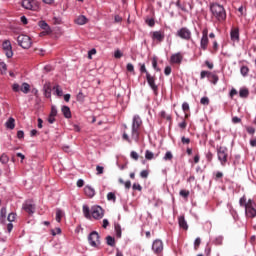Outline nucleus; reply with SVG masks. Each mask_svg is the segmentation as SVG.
Returning a JSON list of instances; mask_svg holds the SVG:
<instances>
[{
  "label": "nucleus",
  "instance_id": "obj_1",
  "mask_svg": "<svg viewBox=\"0 0 256 256\" xmlns=\"http://www.w3.org/2000/svg\"><path fill=\"white\" fill-rule=\"evenodd\" d=\"M210 12L212 13V17L216 19V21L222 22L227 19V12L225 11V7H223V5H220L219 3L211 4Z\"/></svg>",
  "mask_w": 256,
  "mask_h": 256
},
{
  "label": "nucleus",
  "instance_id": "obj_2",
  "mask_svg": "<svg viewBox=\"0 0 256 256\" xmlns=\"http://www.w3.org/2000/svg\"><path fill=\"white\" fill-rule=\"evenodd\" d=\"M141 125H143V120H141V116L134 115L132 119V126H131V139L134 141H139V129H141Z\"/></svg>",
  "mask_w": 256,
  "mask_h": 256
},
{
  "label": "nucleus",
  "instance_id": "obj_3",
  "mask_svg": "<svg viewBox=\"0 0 256 256\" xmlns=\"http://www.w3.org/2000/svg\"><path fill=\"white\" fill-rule=\"evenodd\" d=\"M17 42L22 49H29L32 45L31 38L27 35H19L17 37Z\"/></svg>",
  "mask_w": 256,
  "mask_h": 256
},
{
  "label": "nucleus",
  "instance_id": "obj_4",
  "mask_svg": "<svg viewBox=\"0 0 256 256\" xmlns=\"http://www.w3.org/2000/svg\"><path fill=\"white\" fill-rule=\"evenodd\" d=\"M227 147L225 146H219L217 147V155H218V160L220 161L221 165H225L227 163Z\"/></svg>",
  "mask_w": 256,
  "mask_h": 256
},
{
  "label": "nucleus",
  "instance_id": "obj_5",
  "mask_svg": "<svg viewBox=\"0 0 256 256\" xmlns=\"http://www.w3.org/2000/svg\"><path fill=\"white\" fill-rule=\"evenodd\" d=\"M176 37H179L180 39H183L184 41H190L191 40V30L187 27H182L176 32Z\"/></svg>",
  "mask_w": 256,
  "mask_h": 256
},
{
  "label": "nucleus",
  "instance_id": "obj_6",
  "mask_svg": "<svg viewBox=\"0 0 256 256\" xmlns=\"http://www.w3.org/2000/svg\"><path fill=\"white\" fill-rule=\"evenodd\" d=\"M208 46H209V30L205 28L202 31V37L200 40V49H202V51H207Z\"/></svg>",
  "mask_w": 256,
  "mask_h": 256
},
{
  "label": "nucleus",
  "instance_id": "obj_7",
  "mask_svg": "<svg viewBox=\"0 0 256 256\" xmlns=\"http://www.w3.org/2000/svg\"><path fill=\"white\" fill-rule=\"evenodd\" d=\"M88 241L91 247H99V245H101V241L99 240V233H97V231H93L89 234Z\"/></svg>",
  "mask_w": 256,
  "mask_h": 256
},
{
  "label": "nucleus",
  "instance_id": "obj_8",
  "mask_svg": "<svg viewBox=\"0 0 256 256\" xmlns=\"http://www.w3.org/2000/svg\"><path fill=\"white\" fill-rule=\"evenodd\" d=\"M146 80L154 95H159V86L155 84V76H151L150 73H147Z\"/></svg>",
  "mask_w": 256,
  "mask_h": 256
},
{
  "label": "nucleus",
  "instance_id": "obj_9",
  "mask_svg": "<svg viewBox=\"0 0 256 256\" xmlns=\"http://www.w3.org/2000/svg\"><path fill=\"white\" fill-rule=\"evenodd\" d=\"M91 215L93 219H103L105 211L101 206H93L91 208Z\"/></svg>",
  "mask_w": 256,
  "mask_h": 256
},
{
  "label": "nucleus",
  "instance_id": "obj_10",
  "mask_svg": "<svg viewBox=\"0 0 256 256\" xmlns=\"http://www.w3.org/2000/svg\"><path fill=\"white\" fill-rule=\"evenodd\" d=\"M2 49L8 59H11V57H13V47L11 46V41H4L2 43Z\"/></svg>",
  "mask_w": 256,
  "mask_h": 256
},
{
  "label": "nucleus",
  "instance_id": "obj_11",
  "mask_svg": "<svg viewBox=\"0 0 256 256\" xmlns=\"http://www.w3.org/2000/svg\"><path fill=\"white\" fill-rule=\"evenodd\" d=\"M152 251L155 255H159V253H163V241L161 239H156L152 243Z\"/></svg>",
  "mask_w": 256,
  "mask_h": 256
},
{
  "label": "nucleus",
  "instance_id": "obj_12",
  "mask_svg": "<svg viewBox=\"0 0 256 256\" xmlns=\"http://www.w3.org/2000/svg\"><path fill=\"white\" fill-rule=\"evenodd\" d=\"M176 6L181 9V11H184V13H189V11H193V5H191V2H184L181 4V1L176 2Z\"/></svg>",
  "mask_w": 256,
  "mask_h": 256
},
{
  "label": "nucleus",
  "instance_id": "obj_13",
  "mask_svg": "<svg viewBox=\"0 0 256 256\" xmlns=\"http://www.w3.org/2000/svg\"><path fill=\"white\" fill-rule=\"evenodd\" d=\"M23 209L29 215H33V213H35V205L33 204V201H31V200L26 201L23 204Z\"/></svg>",
  "mask_w": 256,
  "mask_h": 256
},
{
  "label": "nucleus",
  "instance_id": "obj_14",
  "mask_svg": "<svg viewBox=\"0 0 256 256\" xmlns=\"http://www.w3.org/2000/svg\"><path fill=\"white\" fill-rule=\"evenodd\" d=\"M152 39L153 41H158V43H163L165 40V33L161 31H154L152 33Z\"/></svg>",
  "mask_w": 256,
  "mask_h": 256
},
{
  "label": "nucleus",
  "instance_id": "obj_15",
  "mask_svg": "<svg viewBox=\"0 0 256 256\" xmlns=\"http://www.w3.org/2000/svg\"><path fill=\"white\" fill-rule=\"evenodd\" d=\"M170 61H171V63H174L176 65H180V63H182V61H183V55H181V52L173 54L170 57Z\"/></svg>",
  "mask_w": 256,
  "mask_h": 256
},
{
  "label": "nucleus",
  "instance_id": "obj_16",
  "mask_svg": "<svg viewBox=\"0 0 256 256\" xmlns=\"http://www.w3.org/2000/svg\"><path fill=\"white\" fill-rule=\"evenodd\" d=\"M230 38L233 43H239V28H232L230 31Z\"/></svg>",
  "mask_w": 256,
  "mask_h": 256
},
{
  "label": "nucleus",
  "instance_id": "obj_17",
  "mask_svg": "<svg viewBox=\"0 0 256 256\" xmlns=\"http://www.w3.org/2000/svg\"><path fill=\"white\" fill-rule=\"evenodd\" d=\"M245 215H246V217H249L250 219L255 218L256 217V209L253 206L245 208Z\"/></svg>",
  "mask_w": 256,
  "mask_h": 256
},
{
  "label": "nucleus",
  "instance_id": "obj_18",
  "mask_svg": "<svg viewBox=\"0 0 256 256\" xmlns=\"http://www.w3.org/2000/svg\"><path fill=\"white\" fill-rule=\"evenodd\" d=\"M38 26L40 27V29H43V31H45V33H47V34L51 33V27L49 26V24H47L46 21H44V20L39 21Z\"/></svg>",
  "mask_w": 256,
  "mask_h": 256
},
{
  "label": "nucleus",
  "instance_id": "obj_19",
  "mask_svg": "<svg viewBox=\"0 0 256 256\" xmlns=\"http://www.w3.org/2000/svg\"><path fill=\"white\" fill-rule=\"evenodd\" d=\"M84 193L90 199L95 197V189L93 187H91V186H85L84 187Z\"/></svg>",
  "mask_w": 256,
  "mask_h": 256
},
{
  "label": "nucleus",
  "instance_id": "obj_20",
  "mask_svg": "<svg viewBox=\"0 0 256 256\" xmlns=\"http://www.w3.org/2000/svg\"><path fill=\"white\" fill-rule=\"evenodd\" d=\"M5 127L6 129L13 131V129H15V118L13 117L8 118V120L5 122Z\"/></svg>",
  "mask_w": 256,
  "mask_h": 256
},
{
  "label": "nucleus",
  "instance_id": "obj_21",
  "mask_svg": "<svg viewBox=\"0 0 256 256\" xmlns=\"http://www.w3.org/2000/svg\"><path fill=\"white\" fill-rule=\"evenodd\" d=\"M33 3H35L34 0H23L22 1V7L24 9L33 10Z\"/></svg>",
  "mask_w": 256,
  "mask_h": 256
},
{
  "label": "nucleus",
  "instance_id": "obj_22",
  "mask_svg": "<svg viewBox=\"0 0 256 256\" xmlns=\"http://www.w3.org/2000/svg\"><path fill=\"white\" fill-rule=\"evenodd\" d=\"M178 223H179V226L181 227V229H184L185 231H187V229H189V226L187 225V221L185 220V217L180 216L178 218Z\"/></svg>",
  "mask_w": 256,
  "mask_h": 256
},
{
  "label": "nucleus",
  "instance_id": "obj_23",
  "mask_svg": "<svg viewBox=\"0 0 256 256\" xmlns=\"http://www.w3.org/2000/svg\"><path fill=\"white\" fill-rule=\"evenodd\" d=\"M61 111L66 119H71V108L69 106H62Z\"/></svg>",
  "mask_w": 256,
  "mask_h": 256
},
{
  "label": "nucleus",
  "instance_id": "obj_24",
  "mask_svg": "<svg viewBox=\"0 0 256 256\" xmlns=\"http://www.w3.org/2000/svg\"><path fill=\"white\" fill-rule=\"evenodd\" d=\"M114 231L116 233L117 239H121V235H122L121 224L115 222L114 223Z\"/></svg>",
  "mask_w": 256,
  "mask_h": 256
},
{
  "label": "nucleus",
  "instance_id": "obj_25",
  "mask_svg": "<svg viewBox=\"0 0 256 256\" xmlns=\"http://www.w3.org/2000/svg\"><path fill=\"white\" fill-rule=\"evenodd\" d=\"M82 211L86 219H91L92 214H91V209H89V206L83 205Z\"/></svg>",
  "mask_w": 256,
  "mask_h": 256
},
{
  "label": "nucleus",
  "instance_id": "obj_26",
  "mask_svg": "<svg viewBox=\"0 0 256 256\" xmlns=\"http://www.w3.org/2000/svg\"><path fill=\"white\" fill-rule=\"evenodd\" d=\"M86 23H87V17H85L84 15L78 16L77 19L75 20L76 25H85Z\"/></svg>",
  "mask_w": 256,
  "mask_h": 256
},
{
  "label": "nucleus",
  "instance_id": "obj_27",
  "mask_svg": "<svg viewBox=\"0 0 256 256\" xmlns=\"http://www.w3.org/2000/svg\"><path fill=\"white\" fill-rule=\"evenodd\" d=\"M20 90L22 91V93H25V95H27V93L31 91V85H29V83L27 82H24L22 83Z\"/></svg>",
  "mask_w": 256,
  "mask_h": 256
},
{
  "label": "nucleus",
  "instance_id": "obj_28",
  "mask_svg": "<svg viewBox=\"0 0 256 256\" xmlns=\"http://www.w3.org/2000/svg\"><path fill=\"white\" fill-rule=\"evenodd\" d=\"M63 217H65V212H63V210H61V209H57L56 210V221H57V223H61V219H63Z\"/></svg>",
  "mask_w": 256,
  "mask_h": 256
},
{
  "label": "nucleus",
  "instance_id": "obj_29",
  "mask_svg": "<svg viewBox=\"0 0 256 256\" xmlns=\"http://www.w3.org/2000/svg\"><path fill=\"white\" fill-rule=\"evenodd\" d=\"M239 96H240L242 99H247V97H249V89H247V88H242V89H240V91H239Z\"/></svg>",
  "mask_w": 256,
  "mask_h": 256
},
{
  "label": "nucleus",
  "instance_id": "obj_30",
  "mask_svg": "<svg viewBox=\"0 0 256 256\" xmlns=\"http://www.w3.org/2000/svg\"><path fill=\"white\" fill-rule=\"evenodd\" d=\"M53 90L55 91L54 95H56V97H61L63 95V89H61V86L55 85Z\"/></svg>",
  "mask_w": 256,
  "mask_h": 256
},
{
  "label": "nucleus",
  "instance_id": "obj_31",
  "mask_svg": "<svg viewBox=\"0 0 256 256\" xmlns=\"http://www.w3.org/2000/svg\"><path fill=\"white\" fill-rule=\"evenodd\" d=\"M145 159L147 161H152V159H155V154L151 152V150H146L145 151Z\"/></svg>",
  "mask_w": 256,
  "mask_h": 256
},
{
  "label": "nucleus",
  "instance_id": "obj_32",
  "mask_svg": "<svg viewBox=\"0 0 256 256\" xmlns=\"http://www.w3.org/2000/svg\"><path fill=\"white\" fill-rule=\"evenodd\" d=\"M239 205H240V207H244V209H247V196L243 195L239 199Z\"/></svg>",
  "mask_w": 256,
  "mask_h": 256
},
{
  "label": "nucleus",
  "instance_id": "obj_33",
  "mask_svg": "<svg viewBox=\"0 0 256 256\" xmlns=\"http://www.w3.org/2000/svg\"><path fill=\"white\" fill-rule=\"evenodd\" d=\"M106 243L109 247H115V238L113 236H107Z\"/></svg>",
  "mask_w": 256,
  "mask_h": 256
},
{
  "label": "nucleus",
  "instance_id": "obj_34",
  "mask_svg": "<svg viewBox=\"0 0 256 256\" xmlns=\"http://www.w3.org/2000/svg\"><path fill=\"white\" fill-rule=\"evenodd\" d=\"M240 73H241L242 77H247L249 75V67L241 66Z\"/></svg>",
  "mask_w": 256,
  "mask_h": 256
},
{
  "label": "nucleus",
  "instance_id": "obj_35",
  "mask_svg": "<svg viewBox=\"0 0 256 256\" xmlns=\"http://www.w3.org/2000/svg\"><path fill=\"white\" fill-rule=\"evenodd\" d=\"M0 162L3 165H7V163H9V156H7V154L3 153L0 157Z\"/></svg>",
  "mask_w": 256,
  "mask_h": 256
},
{
  "label": "nucleus",
  "instance_id": "obj_36",
  "mask_svg": "<svg viewBox=\"0 0 256 256\" xmlns=\"http://www.w3.org/2000/svg\"><path fill=\"white\" fill-rule=\"evenodd\" d=\"M108 201H112V203H115L117 201V196H115V193L109 192L107 194Z\"/></svg>",
  "mask_w": 256,
  "mask_h": 256
},
{
  "label": "nucleus",
  "instance_id": "obj_37",
  "mask_svg": "<svg viewBox=\"0 0 256 256\" xmlns=\"http://www.w3.org/2000/svg\"><path fill=\"white\" fill-rule=\"evenodd\" d=\"M209 81L212 83V85H216L219 83V76L217 74H213Z\"/></svg>",
  "mask_w": 256,
  "mask_h": 256
},
{
  "label": "nucleus",
  "instance_id": "obj_38",
  "mask_svg": "<svg viewBox=\"0 0 256 256\" xmlns=\"http://www.w3.org/2000/svg\"><path fill=\"white\" fill-rule=\"evenodd\" d=\"M173 159V153L171 151H167L163 157L164 161H171Z\"/></svg>",
  "mask_w": 256,
  "mask_h": 256
},
{
  "label": "nucleus",
  "instance_id": "obj_39",
  "mask_svg": "<svg viewBox=\"0 0 256 256\" xmlns=\"http://www.w3.org/2000/svg\"><path fill=\"white\" fill-rule=\"evenodd\" d=\"M77 101H79L80 103H83L85 101V95H83V92H79L76 96Z\"/></svg>",
  "mask_w": 256,
  "mask_h": 256
},
{
  "label": "nucleus",
  "instance_id": "obj_40",
  "mask_svg": "<svg viewBox=\"0 0 256 256\" xmlns=\"http://www.w3.org/2000/svg\"><path fill=\"white\" fill-rule=\"evenodd\" d=\"M130 157L134 159V161H139V154L136 151H131Z\"/></svg>",
  "mask_w": 256,
  "mask_h": 256
},
{
  "label": "nucleus",
  "instance_id": "obj_41",
  "mask_svg": "<svg viewBox=\"0 0 256 256\" xmlns=\"http://www.w3.org/2000/svg\"><path fill=\"white\" fill-rule=\"evenodd\" d=\"M140 177H141L142 179H147V178L149 177V170H142V171L140 172Z\"/></svg>",
  "mask_w": 256,
  "mask_h": 256
},
{
  "label": "nucleus",
  "instance_id": "obj_42",
  "mask_svg": "<svg viewBox=\"0 0 256 256\" xmlns=\"http://www.w3.org/2000/svg\"><path fill=\"white\" fill-rule=\"evenodd\" d=\"M152 67L155 71H161V69L157 66V58L152 59Z\"/></svg>",
  "mask_w": 256,
  "mask_h": 256
},
{
  "label": "nucleus",
  "instance_id": "obj_43",
  "mask_svg": "<svg viewBox=\"0 0 256 256\" xmlns=\"http://www.w3.org/2000/svg\"><path fill=\"white\" fill-rule=\"evenodd\" d=\"M201 105H209V97L204 96L200 99Z\"/></svg>",
  "mask_w": 256,
  "mask_h": 256
},
{
  "label": "nucleus",
  "instance_id": "obj_44",
  "mask_svg": "<svg viewBox=\"0 0 256 256\" xmlns=\"http://www.w3.org/2000/svg\"><path fill=\"white\" fill-rule=\"evenodd\" d=\"M114 57L115 59H121V57H123V52H121V50H116L114 52Z\"/></svg>",
  "mask_w": 256,
  "mask_h": 256
},
{
  "label": "nucleus",
  "instance_id": "obj_45",
  "mask_svg": "<svg viewBox=\"0 0 256 256\" xmlns=\"http://www.w3.org/2000/svg\"><path fill=\"white\" fill-rule=\"evenodd\" d=\"M246 131L249 133V135H255V128L252 126H247Z\"/></svg>",
  "mask_w": 256,
  "mask_h": 256
},
{
  "label": "nucleus",
  "instance_id": "obj_46",
  "mask_svg": "<svg viewBox=\"0 0 256 256\" xmlns=\"http://www.w3.org/2000/svg\"><path fill=\"white\" fill-rule=\"evenodd\" d=\"M122 139L124 141H127V143H132L131 138H129V134H127V132H124L122 135Z\"/></svg>",
  "mask_w": 256,
  "mask_h": 256
},
{
  "label": "nucleus",
  "instance_id": "obj_47",
  "mask_svg": "<svg viewBox=\"0 0 256 256\" xmlns=\"http://www.w3.org/2000/svg\"><path fill=\"white\" fill-rule=\"evenodd\" d=\"M180 196L184 197V199H187V197H189V191L188 190H181L180 191Z\"/></svg>",
  "mask_w": 256,
  "mask_h": 256
},
{
  "label": "nucleus",
  "instance_id": "obj_48",
  "mask_svg": "<svg viewBox=\"0 0 256 256\" xmlns=\"http://www.w3.org/2000/svg\"><path fill=\"white\" fill-rule=\"evenodd\" d=\"M140 73H145V75L147 77V73H149V71H147L145 64H140Z\"/></svg>",
  "mask_w": 256,
  "mask_h": 256
},
{
  "label": "nucleus",
  "instance_id": "obj_49",
  "mask_svg": "<svg viewBox=\"0 0 256 256\" xmlns=\"http://www.w3.org/2000/svg\"><path fill=\"white\" fill-rule=\"evenodd\" d=\"M50 116L51 117H57V108L55 106L51 107Z\"/></svg>",
  "mask_w": 256,
  "mask_h": 256
},
{
  "label": "nucleus",
  "instance_id": "obj_50",
  "mask_svg": "<svg viewBox=\"0 0 256 256\" xmlns=\"http://www.w3.org/2000/svg\"><path fill=\"white\" fill-rule=\"evenodd\" d=\"M237 89H235V88H232L231 90H230V93H229V97H230V99H233V97H235V95H237Z\"/></svg>",
  "mask_w": 256,
  "mask_h": 256
},
{
  "label": "nucleus",
  "instance_id": "obj_51",
  "mask_svg": "<svg viewBox=\"0 0 256 256\" xmlns=\"http://www.w3.org/2000/svg\"><path fill=\"white\" fill-rule=\"evenodd\" d=\"M126 69L129 73H133V71H135V67L131 63L127 64Z\"/></svg>",
  "mask_w": 256,
  "mask_h": 256
},
{
  "label": "nucleus",
  "instance_id": "obj_52",
  "mask_svg": "<svg viewBox=\"0 0 256 256\" xmlns=\"http://www.w3.org/2000/svg\"><path fill=\"white\" fill-rule=\"evenodd\" d=\"M51 234L53 235V237H55V235H61V228H56L55 230H51Z\"/></svg>",
  "mask_w": 256,
  "mask_h": 256
},
{
  "label": "nucleus",
  "instance_id": "obj_53",
  "mask_svg": "<svg viewBox=\"0 0 256 256\" xmlns=\"http://www.w3.org/2000/svg\"><path fill=\"white\" fill-rule=\"evenodd\" d=\"M181 141H182L183 145H189V143H191V139L186 138L185 136H183L181 138Z\"/></svg>",
  "mask_w": 256,
  "mask_h": 256
},
{
  "label": "nucleus",
  "instance_id": "obj_54",
  "mask_svg": "<svg viewBox=\"0 0 256 256\" xmlns=\"http://www.w3.org/2000/svg\"><path fill=\"white\" fill-rule=\"evenodd\" d=\"M201 245V238H196L194 241V249H197Z\"/></svg>",
  "mask_w": 256,
  "mask_h": 256
},
{
  "label": "nucleus",
  "instance_id": "obj_55",
  "mask_svg": "<svg viewBox=\"0 0 256 256\" xmlns=\"http://www.w3.org/2000/svg\"><path fill=\"white\" fill-rule=\"evenodd\" d=\"M15 217H16V215H15V213H10L9 215H8V221L10 222V223H13V221H15Z\"/></svg>",
  "mask_w": 256,
  "mask_h": 256
},
{
  "label": "nucleus",
  "instance_id": "obj_56",
  "mask_svg": "<svg viewBox=\"0 0 256 256\" xmlns=\"http://www.w3.org/2000/svg\"><path fill=\"white\" fill-rule=\"evenodd\" d=\"M97 175H103L104 168L103 166H96Z\"/></svg>",
  "mask_w": 256,
  "mask_h": 256
},
{
  "label": "nucleus",
  "instance_id": "obj_57",
  "mask_svg": "<svg viewBox=\"0 0 256 256\" xmlns=\"http://www.w3.org/2000/svg\"><path fill=\"white\" fill-rule=\"evenodd\" d=\"M215 243H216V245H223V237L222 236H218L215 239Z\"/></svg>",
  "mask_w": 256,
  "mask_h": 256
},
{
  "label": "nucleus",
  "instance_id": "obj_58",
  "mask_svg": "<svg viewBox=\"0 0 256 256\" xmlns=\"http://www.w3.org/2000/svg\"><path fill=\"white\" fill-rule=\"evenodd\" d=\"M12 90L15 92V93H19L20 91V86L19 84L15 83L12 85Z\"/></svg>",
  "mask_w": 256,
  "mask_h": 256
},
{
  "label": "nucleus",
  "instance_id": "obj_59",
  "mask_svg": "<svg viewBox=\"0 0 256 256\" xmlns=\"http://www.w3.org/2000/svg\"><path fill=\"white\" fill-rule=\"evenodd\" d=\"M132 189L134 191H141V189H142L141 184L134 183L132 186Z\"/></svg>",
  "mask_w": 256,
  "mask_h": 256
},
{
  "label": "nucleus",
  "instance_id": "obj_60",
  "mask_svg": "<svg viewBox=\"0 0 256 256\" xmlns=\"http://www.w3.org/2000/svg\"><path fill=\"white\" fill-rule=\"evenodd\" d=\"M164 75L169 76L171 75V66H166L164 69Z\"/></svg>",
  "mask_w": 256,
  "mask_h": 256
},
{
  "label": "nucleus",
  "instance_id": "obj_61",
  "mask_svg": "<svg viewBox=\"0 0 256 256\" xmlns=\"http://www.w3.org/2000/svg\"><path fill=\"white\" fill-rule=\"evenodd\" d=\"M178 127H180V129H187V122L183 120L178 124Z\"/></svg>",
  "mask_w": 256,
  "mask_h": 256
},
{
  "label": "nucleus",
  "instance_id": "obj_62",
  "mask_svg": "<svg viewBox=\"0 0 256 256\" xmlns=\"http://www.w3.org/2000/svg\"><path fill=\"white\" fill-rule=\"evenodd\" d=\"M253 205H255V201L253 199H248V201H246V208L253 207Z\"/></svg>",
  "mask_w": 256,
  "mask_h": 256
},
{
  "label": "nucleus",
  "instance_id": "obj_63",
  "mask_svg": "<svg viewBox=\"0 0 256 256\" xmlns=\"http://www.w3.org/2000/svg\"><path fill=\"white\" fill-rule=\"evenodd\" d=\"M207 75H209V71L202 70L200 73V79H205V77H207Z\"/></svg>",
  "mask_w": 256,
  "mask_h": 256
},
{
  "label": "nucleus",
  "instance_id": "obj_64",
  "mask_svg": "<svg viewBox=\"0 0 256 256\" xmlns=\"http://www.w3.org/2000/svg\"><path fill=\"white\" fill-rule=\"evenodd\" d=\"M182 110H183L184 112L189 111V103L184 102V103L182 104Z\"/></svg>",
  "mask_w": 256,
  "mask_h": 256
}]
</instances>
